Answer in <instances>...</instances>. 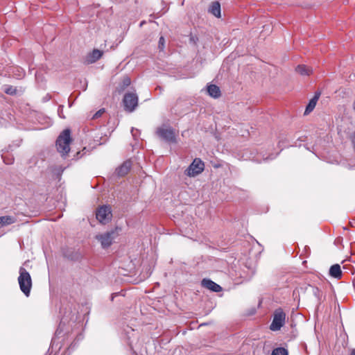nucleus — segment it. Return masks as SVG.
I'll use <instances>...</instances> for the list:
<instances>
[{
    "instance_id": "nucleus-25",
    "label": "nucleus",
    "mask_w": 355,
    "mask_h": 355,
    "mask_svg": "<svg viewBox=\"0 0 355 355\" xmlns=\"http://www.w3.org/2000/svg\"><path fill=\"white\" fill-rule=\"evenodd\" d=\"M350 355H355V349H353L351 351Z\"/></svg>"
},
{
    "instance_id": "nucleus-18",
    "label": "nucleus",
    "mask_w": 355,
    "mask_h": 355,
    "mask_svg": "<svg viewBox=\"0 0 355 355\" xmlns=\"http://www.w3.org/2000/svg\"><path fill=\"white\" fill-rule=\"evenodd\" d=\"M271 355H288V351L283 347L275 349Z\"/></svg>"
},
{
    "instance_id": "nucleus-1",
    "label": "nucleus",
    "mask_w": 355,
    "mask_h": 355,
    "mask_svg": "<svg viewBox=\"0 0 355 355\" xmlns=\"http://www.w3.org/2000/svg\"><path fill=\"white\" fill-rule=\"evenodd\" d=\"M71 141V132L69 129L63 130L58 137L56 141L57 150L62 156L67 155L69 152Z\"/></svg>"
},
{
    "instance_id": "nucleus-7",
    "label": "nucleus",
    "mask_w": 355,
    "mask_h": 355,
    "mask_svg": "<svg viewBox=\"0 0 355 355\" xmlns=\"http://www.w3.org/2000/svg\"><path fill=\"white\" fill-rule=\"evenodd\" d=\"M205 168L204 162L199 158H196L185 171V174L189 177H195L201 173Z\"/></svg>"
},
{
    "instance_id": "nucleus-5",
    "label": "nucleus",
    "mask_w": 355,
    "mask_h": 355,
    "mask_svg": "<svg viewBox=\"0 0 355 355\" xmlns=\"http://www.w3.org/2000/svg\"><path fill=\"white\" fill-rule=\"evenodd\" d=\"M124 109L125 111L132 112L138 105V96L135 93H126L123 99Z\"/></svg>"
},
{
    "instance_id": "nucleus-12",
    "label": "nucleus",
    "mask_w": 355,
    "mask_h": 355,
    "mask_svg": "<svg viewBox=\"0 0 355 355\" xmlns=\"http://www.w3.org/2000/svg\"><path fill=\"white\" fill-rule=\"evenodd\" d=\"M209 12L211 13L215 17H220V4L218 1H213L209 7Z\"/></svg>"
},
{
    "instance_id": "nucleus-11",
    "label": "nucleus",
    "mask_w": 355,
    "mask_h": 355,
    "mask_svg": "<svg viewBox=\"0 0 355 355\" xmlns=\"http://www.w3.org/2000/svg\"><path fill=\"white\" fill-rule=\"evenodd\" d=\"M320 93L316 92L314 95V96L309 101L305 111H304V115H308L309 113H311L315 108L317 102L320 98Z\"/></svg>"
},
{
    "instance_id": "nucleus-8",
    "label": "nucleus",
    "mask_w": 355,
    "mask_h": 355,
    "mask_svg": "<svg viewBox=\"0 0 355 355\" xmlns=\"http://www.w3.org/2000/svg\"><path fill=\"white\" fill-rule=\"evenodd\" d=\"M156 134L168 143H176L175 132L171 128L159 127L157 129Z\"/></svg>"
},
{
    "instance_id": "nucleus-26",
    "label": "nucleus",
    "mask_w": 355,
    "mask_h": 355,
    "mask_svg": "<svg viewBox=\"0 0 355 355\" xmlns=\"http://www.w3.org/2000/svg\"><path fill=\"white\" fill-rule=\"evenodd\" d=\"M24 73L22 71V72H21V74H19V77H22V76H24Z\"/></svg>"
},
{
    "instance_id": "nucleus-17",
    "label": "nucleus",
    "mask_w": 355,
    "mask_h": 355,
    "mask_svg": "<svg viewBox=\"0 0 355 355\" xmlns=\"http://www.w3.org/2000/svg\"><path fill=\"white\" fill-rule=\"evenodd\" d=\"M15 222V218L10 216H5L0 217V228L12 224Z\"/></svg>"
},
{
    "instance_id": "nucleus-4",
    "label": "nucleus",
    "mask_w": 355,
    "mask_h": 355,
    "mask_svg": "<svg viewBox=\"0 0 355 355\" xmlns=\"http://www.w3.org/2000/svg\"><path fill=\"white\" fill-rule=\"evenodd\" d=\"M117 230L116 227L115 230L96 235V239L101 242L103 248H107L112 245L113 240L118 236Z\"/></svg>"
},
{
    "instance_id": "nucleus-24",
    "label": "nucleus",
    "mask_w": 355,
    "mask_h": 355,
    "mask_svg": "<svg viewBox=\"0 0 355 355\" xmlns=\"http://www.w3.org/2000/svg\"><path fill=\"white\" fill-rule=\"evenodd\" d=\"M313 292H314V293L316 295V293L319 292L318 288H313Z\"/></svg>"
},
{
    "instance_id": "nucleus-23",
    "label": "nucleus",
    "mask_w": 355,
    "mask_h": 355,
    "mask_svg": "<svg viewBox=\"0 0 355 355\" xmlns=\"http://www.w3.org/2000/svg\"><path fill=\"white\" fill-rule=\"evenodd\" d=\"M138 132L137 129L132 128L131 132L133 137L136 136L137 132Z\"/></svg>"
},
{
    "instance_id": "nucleus-21",
    "label": "nucleus",
    "mask_w": 355,
    "mask_h": 355,
    "mask_svg": "<svg viewBox=\"0 0 355 355\" xmlns=\"http://www.w3.org/2000/svg\"><path fill=\"white\" fill-rule=\"evenodd\" d=\"M105 109L102 108L97 111L92 116V119H96L102 116V114L105 112Z\"/></svg>"
},
{
    "instance_id": "nucleus-13",
    "label": "nucleus",
    "mask_w": 355,
    "mask_h": 355,
    "mask_svg": "<svg viewBox=\"0 0 355 355\" xmlns=\"http://www.w3.org/2000/svg\"><path fill=\"white\" fill-rule=\"evenodd\" d=\"M329 275L334 278L340 279L343 273L339 264L336 263L331 266L329 269Z\"/></svg>"
},
{
    "instance_id": "nucleus-2",
    "label": "nucleus",
    "mask_w": 355,
    "mask_h": 355,
    "mask_svg": "<svg viewBox=\"0 0 355 355\" xmlns=\"http://www.w3.org/2000/svg\"><path fill=\"white\" fill-rule=\"evenodd\" d=\"M19 275L18 277V283L20 290L26 296L30 295L32 287V279L30 273L23 267L19 268Z\"/></svg>"
},
{
    "instance_id": "nucleus-6",
    "label": "nucleus",
    "mask_w": 355,
    "mask_h": 355,
    "mask_svg": "<svg viewBox=\"0 0 355 355\" xmlns=\"http://www.w3.org/2000/svg\"><path fill=\"white\" fill-rule=\"evenodd\" d=\"M286 314L281 309L275 310L273 320L270 325V329L272 331H278L285 323Z\"/></svg>"
},
{
    "instance_id": "nucleus-15",
    "label": "nucleus",
    "mask_w": 355,
    "mask_h": 355,
    "mask_svg": "<svg viewBox=\"0 0 355 355\" xmlns=\"http://www.w3.org/2000/svg\"><path fill=\"white\" fill-rule=\"evenodd\" d=\"M207 92L211 97L218 98L220 96V88L216 85H209L207 86Z\"/></svg>"
},
{
    "instance_id": "nucleus-27",
    "label": "nucleus",
    "mask_w": 355,
    "mask_h": 355,
    "mask_svg": "<svg viewBox=\"0 0 355 355\" xmlns=\"http://www.w3.org/2000/svg\"><path fill=\"white\" fill-rule=\"evenodd\" d=\"M282 141H279V147H282Z\"/></svg>"
},
{
    "instance_id": "nucleus-28",
    "label": "nucleus",
    "mask_w": 355,
    "mask_h": 355,
    "mask_svg": "<svg viewBox=\"0 0 355 355\" xmlns=\"http://www.w3.org/2000/svg\"><path fill=\"white\" fill-rule=\"evenodd\" d=\"M353 108H354V111H355V101H354V103H353Z\"/></svg>"
},
{
    "instance_id": "nucleus-16",
    "label": "nucleus",
    "mask_w": 355,
    "mask_h": 355,
    "mask_svg": "<svg viewBox=\"0 0 355 355\" xmlns=\"http://www.w3.org/2000/svg\"><path fill=\"white\" fill-rule=\"evenodd\" d=\"M295 71L302 76H309L312 73L311 68L304 64L298 65L296 67Z\"/></svg>"
},
{
    "instance_id": "nucleus-10",
    "label": "nucleus",
    "mask_w": 355,
    "mask_h": 355,
    "mask_svg": "<svg viewBox=\"0 0 355 355\" xmlns=\"http://www.w3.org/2000/svg\"><path fill=\"white\" fill-rule=\"evenodd\" d=\"M131 168V162L125 161L121 166L116 168V173L118 176L123 177L128 173Z\"/></svg>"
},
{
    "instance_id": "nucleus-9",
    "label": "nucleus",
    "mask_w": 355,
    "mask_h": 355,
    "mask_svg": "<svg viewBox=\"0 0 355 355\" xmlns=\"http://www.w3.org/2000/svg\"><path fill=\"white\" fill-rule=\"evenodd\" d=\"M201 285L202 287L213 292L218 293L222 291V287L220 285L209 279H203L201 282Z\"/></svg>"
},
{
    "instance_id": "nucleus-20",
    "label": "nucleus",
    "mask_w": 355,
    "mask_h": 355,
    "mask_svg": "<svg viewBox=\"0 0 355 355\" xmlns=\"http://www.w3.org/2000/svg\"><path fill=\"white\" fill-rule=\"evenodd\" d=\"M122 87L121 89H124L125 87H128L131 83V80L128 76H125L122 80Z\"/></svg>"
},
{
    "instance_id": "nucleus-3",
    "label": "nucleus",
    "mask_w": 355,
    "mask_h": 355,
    "mask_svg": "<svg viewBox=\"0 0 355 355\" xmlns=\"http://www.w3.org/2000/svg\"><path fill=\"white\" fill-rule=\"evenodd\" d=\"M112 217V210L109 205H103L96 210V218L102 224L108 223Z\"/></svg>"
},
{
    "instance_id": "nucleus-22",
    "label": "nucleus",
    "mask_w": 355,
    "mask_h": 355,
    "mask_svg": "<svg viewBox=\"0 0 355 355\" xmlns=\"http://www.w3.org/2000/svg\"><path fill=\"white\" fill-rule=\"evenodd\" d=\"M164 43H165L164 37L163 36L160 37L159 40V48L161 50L164 49Z\"/></svg>"
},
{
    "instance_id": "nucleus-19",
    "label": "nucleus",
    "mask_w": 355,
    "mask_h": 355,
    "mask_svg": "<svg viewBox=\"0 0 355 355\" xmlns=\"http://www.w3.org/2000/svg\"><path fill=\"white\" fill-rule=\"evenodd\" d=\"M4 92L7 94L14 95L17 93V89L12 86H6L4 89Z\"/></svg>"
},
{
    "instance_id": "nucleus-14",
    "label": "nucleus",
    "mask_w": 355,
    "mask_h": 355,
    "mask_svg": "<svg viewBox=\"0 0 355 355\" xmlns=\"http://www.w3.org/2000/svg\"><path fill=\"white\" fill-rule=\"evenodd\" d=\"M103 51L98 49H94L87 56V62L89 63H94L98 60L103 55Z\"/></svg>"
}]
</instances>
